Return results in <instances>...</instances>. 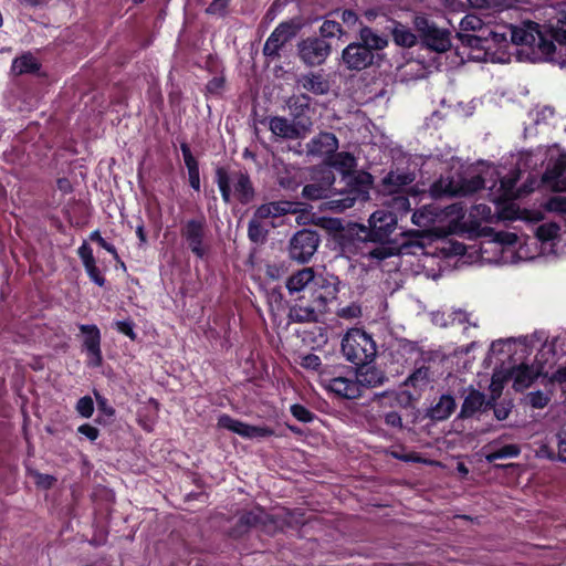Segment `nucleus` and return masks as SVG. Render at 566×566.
Returning a JSON list of instances; mask_svg holds the SVG:
<instances>
[{
  "mask_svg": "<svg viewBox=\"0 0 566 566\" xmlns=\"http://www.w3.org/2000/svg\"><path fill=\"white\" fill-rule=\"evenodd\" d=\"M374 61L375 54L359 42H352L342 51V62L348 71L366 70Z\"/></svg>",
  "mask_w": 566,
  "mask_h": 566,
  "instance_id": "obj_9",
  "label": "nucleus"
},
{
  "mask_svg": "<svg viewBox=\"0 0 566 566\" xmlns=\"http://www.w3.org/2000/svg\"><path fill=\"white\" fill-rule=\"evenodd\" d=\"M342 353L346 360L360 366L369 364L376 357L377 347L369 334L352 328L342 339Z\"/></svg>",
  "mask_w": 566,
  "mask_h": 566,
  "instance_id": "obj_2",
  "label": "nucleus"
},
{
  "mask_svg": "<svg viewBox=\"0 0 566 566\" xmlns=\"http://www.w3.org/2000/svg\"><path fill=\"white\" fill-rule=\"evenodd\" d=\"M394 42L402 48H412L417 43V36L412 31L400 22H394L391 29Z\"/></svg>",
  "mask_w": 566,
  "mask_h": 566,
  "instance_id": "obj_31",
  "label": "nucleus"
},
{
  "mask_svg": "<svg viewBox=\"0 0 566 566\" xmlns=\"http://www.w3.org/2000/svg\"><path fill=\"white\" fill-rule=\"evenodd\" d=\"M315 277V271L313 268H304L293 273L286 281V289L290 294L298 293L304 290L311 292L312 283Z\"/></svg>",
  "mask_w": 566,
  "mask_h": 566,
  "instance_id": "obj_24",
  "label": "nucleus"
},
{
  "mask_svg": "<svg viewBox=\"0 0 566 566\" xmlns=\"http://www.w3.org/2000/svg\"><path fill=\"white\" fill-rule=\"evenodd\" d=\"M318 243L319 238L315 231L303 229L296 232L290 241L291 259L300 263L307 262L316 252Z\"/></svg>",
  "mask_w": 566,
  "mask_h": 566,
  "instance_id": "obj_6",
  "label": "nucleus"
},
{
  "mask_svg": "<svg viewBox=\"0 0 566 566\" xmlns=\"http://www.w3.org/2000/svg\"><path fill=\"white\" fill-rule=\"evenodd\" d=\"M543 181L555 191H566V153L555 159L551 158Z\"/></svg>",
  "mask_w": 566,
  "mask_h": 566,
  "instance_id": "obj_13",
  "label": "nucleus"
},
{
  "mask_svg": "<svg viewBox=\"0 0 566 566\" xmlns=\"http://www.w3.org/2000/svg\"><path fill=\"white\" fill-rule=\"evenodd\" d=\"M486 462L492 463L500 459L516 458L521 453L517 444H506L499 449L494 448V443H489L483 448Z\"/></svg>",
  "mask_w": 566,
  "mask_h": 566,
  "instance_id": "obj_29",
  "label": "nucleus"
},
{
  "mask_svg": "<svg viewBox=\"0 0 566 566\" xmlns=\"http://www.w3.org/2000/svg\"><path fill=\"white\" fill-rule=\"evenodd\" d=\"M297 211L298 208L296 202L280 200L259 206L254 211V216L256 219L264 220L269 218L282 217L287 213H296Z\"/></svg>",
  "mask_w": 566,
  "mask_h": 566,
  "instance_id": "obj_18",
  "label": "nucleus"
},
{
  "mask_svg": "<svg viewBox=\"0 0 566 566\" xmlns=\"http://www.w3.org/2000/svg\"><path fill=\"white\" fill-rule=\"evenodd\" d=\"M91 240L96 241L103 249H105L107 252H109L115 259L118 258L117 251L115 247L108 242L105 241L104 238L99 234L98 231H94L91 234Z\"/></svg>",
  "mask_w": 566,
  "mask_h": 566,
  "instance_id": "obj_59",
  "label": "nucleus"
},
{
  "mask_svg": "<svg viewBox=\"0 0 566 566\" xmlns=\"http://www.w3.org/2000/svg\"><path fill=\"white\" fill-rule=\"evenodd\" d=\"M557 439V449H558V460L560 462L566 463V432H559L556 436Z\"/></svg>",
  "mask_w": 566,
  "mask_h": 566,
  "instance_id": "obj_62",
  "label": "nucleus"
},
{
  "mask_svg": "<svg viewBox=\"0 0 566 566\" xmlns=\"http://www.w3.org/2000/svg\"><path fill=\"white\" fill-rule=\"evenodd\" d=\"M94 396L98 406V409L104 412L108 417H113L115 413V410L113 407H111L107 402V399L101 396L97 391H94Z\"/></svg>",
  "mask_w": 566,
  "mask_h": 566,
  "instance_id": "obj_61",
  "label": "nucleus"
},
{
  "mask_svg": "<svg viewBox=\"0 0 566 566\" xmlns=\"http://www.w3.org/2000/svg\"><path fill=\"white\" fill-rule=\"evenodd\" d=\"M337 316L344 319L358 318L361 315V308L357 303H352L337 311Z\"/></svg>",
  "mask_w": 566,
  "mask_h": 566,
  "instance_id": "obj_47",
  "label": "nucleus"
},
{
  "mask_svg": "<svg viewBox=\"0 0 566 566\" xmlns=\"http://www.w3.org/2000/svg\"><path fill=\"white\" fill-rule=\"evenodd\" d=\"M339 280L331 273L315 272L312 283V301L317 311L323 312L327 304L336 300L338 294Z\"/></svg>",
  "mask_w": 566,
  "mask_h": 566,
  "instance_id": "obj_5",
  "label": "nucleus"
},
{
  "mask_svg": "<svg viewBox=\"0 0 566 566\" xmlns=\"http://www.w3.org/2000/svg\"><path fill=\"white\" fill-rule=\"evenodd\" d=\"M289 316L296 323L315 322L317 319L316 310L312 306H293Z\"/></svg>",
  "mask_w": 566,
  "mask_h": 566,
  "instance_id": "obj_35",
  "label": "nucleus"
},
{
  "mask_svg": "<svg viewBox=\"0 0 566 566\" xmlns=\"http://www.w3.org/2000/svg\"><path fill=\"white\" fill-rule=\"evenodd\" d=\"M326 388L339 397L356 399L361 396V390L356 378L335 377L326 380Z\"/></svg>",
  "mask_w": 566,
  "mask_h": 566,
  "instance_id": "obj_19",
  "label": "nucleus"
},
{
  "mask_svg": "<svg viewBox=\"0 0 566 566\" xmlns=\"http://www.w3.org/2000/svg\"><path fill=\"white\" fill-rule=\"evenodd\" d=\"M84 334V347L88 355V366L98 367L102 365L101 333L96 325H80Z\"/></svg>",
  "mask_w": 566,
  "mask_h": 566,
  "instance_id": "obj_14",
  "label": "nucleus"
},
{
  "mask_svg": "<svg viewBox=\"0 0 566 566\" xmlns=\"http://www.w3.org/2000/svg\"><path fill=\"white\" fill-rule=\"evenodd\" d=\"M286 106L293 119L305 120L304 115L310 111L311 97L306 94L293 95L287 99Z\"/></svg>",
  "mask_w": 566,
  "mask_h": 566,
  "instance_id": "obj_30",
  "label": "nucleus"
},
{
  "mask_svg": "<svg viewBox=\"0 0 566 566\" xmlns=\"http://www.w3.org/2000/svg\"><path fill=\"white\" fill-rule=\"evenodd\" d=\"M432 380V373L429 367L421 366L417 368L405 381V385H410L418 389H423Z\"/></svg>",
  "mask_w": 566,
  "mask_h": 566,
  "instance_id": "obj_33",
  "label": "nucleus"
},
{
  "mask_svg": "<svg viewBox=\"0 0 566 566\" xmlns=\"http://www.w3.org/2000/svg\"><path fill=\"white\" fill-rule=\"evenodd\" d=\"M361 367L356 371V380L359 384V388L369 389L379 387L387 380L386 374L375 366L360 365Z\"/></svg>",
  "mask_w": 566,
  "mask_h": 566,
  "instance_id": "obj_21",
  "label": "nucleus"
},
{
  "mask_svg": "<svg viewBox=\"0 0 566 566\" xmlns=\"http://www.w3.org/2000/svg\"><path fill=\"white\" fill-rule=\"evenodd\" d=\"M300 59L308 66L323 64L331 54L332 46L324 39L307 38L297 45Z\"/></svg>",
  "mask_w": 566,
  "mask_h": 566,
  "instance_id": "obj_8",
  "label": "nucleus"
},
{
  "mask_svg": "<svg viewBox=\"0 0 566 566\" xmlns=\"http://www.w3.org/2000/svg\"><path fill=\"white\" fill-rule=\"evenodd\" d=\"M181 235L186 240L189 249L198 258H202L206 253L203 239L206 235L205 219L188 220L181 229Z\"/></svg>",
  "mask_w": 566,
  "mask_h": 566,
  "instance_id": "obj_11",
  "label": "nucleus"
},
{
  "mask_svg": "<svg viewBox=\"0 0 566 566\" xmlns=\"http://www.w3.org/2000/svg\"><path fill=\"white\" fill-rule=\"evenodd\" d=\"M397 221V217L387 210L375 211L368 220L370 239L374 241H384L396 229Z\"/></svg>",
  "mask_w": 566,
  "mask_h": 566,
  "instance_id": "obj_12",
  "label": "nucleus"
},
{
  "mask_svg": "<svg viewBox=\"0 0 566 566\" xmlns=\"http://www.w3.org/2000/svg\"><path fill=\"white\" fill-rule=\"evenodd\" d=\"M446 214L453 217L454 220H461L464 218L465 211L461 203H453L446 208Z\"/></svg>",
  "mask_w": 566,
  "mask_h": 566,
  "instance_id": "obj_63",
  "label": "nucleus"
},
{
  "mask_svg": "<svg viewBox=\"0 0 566 566\" xmlns=\"http://www.w3.org/2000/svg\"><path fill=\"white\" fill-rule=\"evenodd\" d=\"M217 184L220 189L222 199L226 202H230L231 190H230V177L223 168L217 169Z\"/></svg>",
  "mask_w": 566,
  "mask_h": 566,
  "instance_id": "obj_41",
  "label": "nucleus"
},
{
  "mask_svg": "<svg viewBox=\"0 0 566 566\" xmlns=\"http://www.w3.org/2000/svg\"><path fill=\"white\" fill-rule=\"evenodd\" d=\"M339 198L332 199L327 202L331 209L342 212L354 206L356 197L352 192H342Z\"/></svg>",
  "mask_w": 566,
  "mask_h": 566,
  "instance_id": "obj_38",
  "label": "nucleus"
},
{
  "mask_svg": "<svg viewBox=\"0 0 566 566\" xmlns=\"http://www.w3.org/2000/svg\"><path fill=\"white\" fill-rule=\"evenodd\" d=\"M116 329L128 336L132 340L136 338V334L134 332V324L132 321H118L115 323Z\"/></svg>",
  "mask_w": 566,
  "mask_h": 566,
  "instance_id": "obj_58",
  "label": "nucleus"
},
{
  "mask_svg": "<svg viewBox=\"0 0 566 566\" xmlns=\"http://www.w3.org/2000/svg\"><path fill=\"white\" fill-rule=\"evenodd\" d=\"M331 165L338 169L342 174H349L356 166L355 157L346 151L338 153L334 156Z\"/></svg>",
  "mask_w": 566,
  "mask_h": 566,
  "instance_id": "obj_36",
  "label": "nucleus"
},
{
  "mask_svg": "<svg viewBox=\"0 0 566 566\" xmlns=\"http://www.w3.org/2000/svg\"><path fill=\"white\" fill-rule=\"evenodd\" d=\"M231 181L239 201L249 203L254 197V189L248 174L239 171L232 176Z\"/></svg>",
  "mask_w": 566,
  "mask_h": 566,
  "instance_id": "obj_26",
  "label": "nucleus"
},
{
  "mask_svg": "<svg viewBox=\"0 0 566 566\" xmlns=\"http://www.w3.org/2000/svg\"><path fill=\"white\" fill-rule=\"evenodd\" d=\"M485 403H491L490 401L486 402L485 395L479 390L471 389L462 402L459 417L463 419L470 418L480 411Z\"/></svg>",
  "mask_w": 566,
  "mask_h": 566,
  "instance_id": "obj_27",
  "label": "nucleus"
},
{
  "mask_svg": "<svg viewBox=\"0 0 566 566\" xmlns=\"http://www.w3.org/2000/svg\"><path fill=\"white\" fill-rule=\"evenodd\" d=\"M559 230L560 228L557 223H543L536 229V237L542 242L552 241L558 237Z\"/></svg>",
  "mask_w": 566,
  "mask_h": 566,
  "instance_id": "obj_39",
  "label": "nucleus"
},
{
  "mask_svg": "<svg viewBox=\"0 0 566 566\" xmlns=\"http://www.w3.org/2000/svg\"><path fill=\"white\" fill-rule=\"evenodd\" d=\"M391 196L392 197L386 201L387 207L390 209L387 211L394 213L397 218L399 216L402 217V216L407 214L411 209L410 201H409L408 197H406L405 195H400V193H396V195H391Z\"/></svg>",
  "mask_w": 566,
  "mask_h": 566,
  "instance_id": "obj_34",
  "label": "nucleus"
},
{
  "mask_svg": "<svg viewBox=\"0 0 566 566\" xmlns=\"http://www.w3.org/2000/svg\"><path fill=\"white\" fill-rule=\"evenodd\" d=\"M484 187L481 176L470 179L453 177H441L430 187V193L434 198L468 196Z\"/></svg>",
  "mask_w": 566,
  "mask_h": 566,
  "instance_id": "obj_4",
  "label": "nucleus"
},
{
  "mask_svg": "<svg viewBox=\"0 0 566 566\" xmlns=\"http://www.w3.org/2000/svg\"><path fill=\"white\" fill-rule=\"evenodd\" d=\"M470 216L485 222L491 221L493 217L491 208L484 203L473 206Z\"/></svg>",
  "mask_w": 566,
  "mask_h": 566,
  "instance_id": "obj_46",
  "label": "nucleus"
},
{
  "mask_svg": "<svg viewBox=\"0 0 566 566\" xmlns=\"http://www.w3.org/2000/svg\"><path fill=\"white\" fill-rule=\"evenodd\" d=\"M85 270L90 276V279L96 283L98 286H104L105 277L102 275L101 271L96 266V262L85 266Z\"/></svg>",
  "mask_w": 566,
  "mask_h": 566,
  "instance_id": "obj_56",
  "label": "nucleus"
},
{
  "mask_svg": "<svg viewBox=\"0 0 566 566\" xmlns=\"http://www.w3.org/2000/svg\"><path fill=\"white\" fill-rule=\"evenodd\" d=\"M360 44H364L370 52L381 51L388 46V39L386 35L377 33L370 27L364 25L359 30V41Z\"/></svg>",
  "mask_w": 566,
  "mask_h": 566,
  "instance_id": "obj_25",
  "label": "nucleus"
},
{
  "mask_svg": "<svg viewBox=\"0 0 566 566\" xmlns=\"http://www.w3.org/2000/svg\"><path fill=\"white\" fill-rule=\"evenodd\" d=\"M75 409L78 412V415H81L83 418L92 417L94 412L93 399L90 396H84L80 398Z\"/></svg>",
  "mask_w": 566,
  "mask_h": 566,
  "instance_id": "obj_45",
  "label": "nucleus"
},
{
  "mask_svg": "<svg viewBox=\"0 0 566 566\" xmlns=\"http://www.w3.org/2000/svg\"><path fill=\"white\" fill-rule=\"evenodd\" d=\"M291 412L298 421L311 422L314 419V413L302 405H293Z\"/></svg>",
  "mask_w": 566,
  "mask_h": 566,
  "instance_id": "obj_50",
  "label": "nucleus"
},
{
  "mask_svg": "<svg viewBox=\"0 0 566 566\" xmlns=\"http://www.w3.org/2000/svg\"><path fill=\"white\" fill-rule=\"evenodd\" d=\"M295 35V29L292 23L282 22L270 34L263 46V53L266 56L279 55L280 49Z\"/></svg>",
  "mask_w": 566,
  "mask_h": 566,
  "instance_id": "obj_15",
  "label": "nucleus"
},
{
  "mask_svg": "<svg viewBox=\"0 0 566 566\" xmlns=\"http://www.w3.org/2000/svg\"><path fill=\"white\" fill-rule=\"evenodd\" d=\"M543 374V367L539 365H525L522 364L512 370L513 387L515 390L521 391L530 387L534 380Z\"/></svg>",
  "mask_w": 566,
  "mask_h": 566,
  "instance_id": "obj_20",
  "label": "nucleus"
},
{
  "mask_svg": "<svg viewBox=\"0 0 566 566\" xmlns=\"http://www.w3.org/2000/svg\"><path fill=\"white\" fill-rule=\"evenodd\" d=\"M180 149H181L184 161H185V165H186L188 171L192 170V169H199L198 163H197L196 158L193 157V155L190 150V147L186 143H182L180 146Z\"/></svg>",
  "mask_w": 566,
  "mask_h": 566,
  "instance_id": "obj_54",
  "label": "nucleus"
},
{
  "mask_svg": "<svg viewBox=\"0 0 566 566\" xmlns=\"http://www.w3.org/2000/svg\"><path fill=\"white\" fill-rule=\"evenodd\" d=\"M338 149V139L333 133H319L306 145V151L312 156H329Z\"/></svg>",
  "mask_w": 566,
  "mask_h": 566,
  "instance_id": "obj_17",
  "label": "nucleus"
},
{
  "mask_svg": "<svg viewBox=\"0 0 566 566\" xmlns=\"http://www.w3.org/2000/svg\"><path fill=\"white\" fill-rule=\"evenodd\" d=\"M434 212L431 210L430 207H423L412 213L411 220L412 223L421 227L427 228L433 222Z\"/></svg>",
  "mask_w": 566,
  "mask_h": 566,
  "instance_id": "obj_40",
  "label": "nucleus"
},
{
  "mask_svg": "<svg viewBox=\"0 0 566 566\" xmlns=\"http://www.w3.org/2000/svg\"><path fill=\"white\" fill-rule=\"evenodd\" d=\"M298 84L315 95H325L329 92V82L318 73H308L298 78Z\"/></svg>",
  "mask_w": 566,
  "mask_h": 566,
  "instance_id": "obj_28",
  "label": "nucleus"
},
{
  "mask_svg": "<svg viewBox=\"0 0 566 566\" xmlns=\"http://www.w3.org/2000/svg\"><path fill=\"white\" fill-rule=\"evenodd\" d=\"M545 207L548 211L566 213V197H553L546 202Z\"/></svg>",
  "mask_w": 566,
  "mask_h": 566,
  "instance_id": "obj_52",
  "label": "nucleus"
},
{
  "mask_svg": "<svg viewBox=\"0 0 566 566\" xmlns=\"http://www.w3.org/2000/svg\"><path fill=\"white\" fill-rule=\"evenodd\" d=\"M416 179L412 171L408 169L390 170L381 180L382 191L388 195L399 193L405 187L411 185Z\"/></svg>",
  "mask_w": 566,
  "mask_h": 566,
  "instance_id": "obj_16",
  "label": "nucleus"
},
{
  "mask_svg": "<svg viewBox=\"0 0 566 566\" xmlns=\"http://www.w3.org/2000/svg\"><path fill=\"white\" fill-rule=\"evenodd\" d=\"M230 0H212V2L206 9L208 14L223 15L229 6Z\"/></svg>",
  "mask_w": 566,
  "mask_h": 566,
  "instance_id": "obj_53",
  "label": "nucleus"
},
{
  "mask_svg": "<svg viewBox=\"0 0 566 566\" xmlns=\"http://www.w3.org/2000/svg\"><path fill=\"white\" fill-rule=\"evenodd\" d=\"M385 423L392 428H402V419L401 416L396 411H390L385 415Z\"/></svg>",
  "mask_w": 566,
  "mask_h": 566,
  "instance_id": "obj_64",
  "label": "nucleus"
},
{
  "mask_svg": "<svg viewBox=\"0 0 566 566\" xmlns=\"http://www.w3.org/2000/svg\"><path fill=\"white\" fill-rule=\"evenodd\" d=\"M312 128L311 119L295 120L283 116H273L269 119V129L271 133L283 139L304 138Z\"/></svg>",
  "mask_w": 566,
  "mask_h": 566,
  "instance_id": "obj_7",
  "label": "nucleus"
},
{
  "mask_svg": "<svg viewBox=\"0 0 566 566\" xmlns=\"http://www.w3.org/2000/svg\"><path fill=\"white\" fill-rule=\"evenodd\" d=\"M494 241L502 245H514L517 242V235L513 232L500 231L495 233Z\"/></svg>",
  "mask_w": 566,
  "mask_h": 566,
  "instance_id": "obj_55",
  "label": "nucleus"
},
{
  "mask_svg": "<svg viewBox=\"0 0 566 566\" xmlns=\"http://www.w3.org/2000/svg\"><path fill=\"white\" fill-rule=\"evenodd\" d=\"M268 235V229L261 223V219L253 218L249 221L248 237L254 243H263Z\"/></svg>",
  "mask_w": 566,
  "mask_h": 566,
  "instance_id": "obj_37",
  "label": "nucleus"
},
{
  "mask_svg": "<svg viewBox=\"0 0 566 566\" xmlns=\"http://www.w3.org/2000/svg\"><path fill=\"white\" fill-rule=\"evenodd\" d=\"M396 253H397V249L396 248L387 247V245H380V247H377V248L373 249L371 251H369L368 255L371 259L381 261V260H385V259H387L389 256L395 255Z\"/></svg>",
  "mask_w": 566,
  "mask_h": 566,
  "instance_id": "obj_49",
  "label": "nucleus"
},
{
  "mask_svg": "<svg viewBox=\"0 0 566 566\" xmlns=\"http://www.w3.org/2000/svg\"><path fill=\"white\" fill-rule=\"evenodd\" d=\"M319 33L322 38H334L342 36L344 34V30L337 21L325 20L319 28Z\"/></svg>",
  "mask_w": 566,
  "mask_h": 566,
  "instance_id": "obj_42",
  "label": "nucleus"
},
{
  "mask_svg": "<svg viewBox=\"0 0 566 566\" xmlns=\"http://www.w3.org/2000/svg\"><path fill=\"white\" fill-rule=\"evenodd\" d=\"M460 27L463 31H475L482 28V20L473 14L462 18Z\"/></svg>",
  "mask_w": 566,
  "mask_h": 566,
  "instance_id": "obj_51",
  "label": "nucleus"
},
{
  "mask_svg": "<svg viewBox=\"0 0 566 566\" xmlns=\"http://www.w3.org/2000/svg\"><path fill=\"white\" fill-rule=\"evenodd\" d=\"M335 181L332 171L324 172L319 182L306 185L303 188L302 195L308 200H318L329 197L331 188Z\"/></svg>",
  "mask_w": 566,
  "mask_h": 566,
  "instance_id": "obj_23",
  "label": "nucleus"
},
{
  "mask_svg": "<svg viewBox=\"0 0 566 566\" xmlns=\"http://www.w3.org/2000/svg\"><path fill=\"white\" fill-rule=\"evenodd\" d=\"M322 361L317 355L308 354L302 357L301 366L306 369L316 370L321 366Z\"/></svg>",
  "mask_w": 566,
  "mask_h": 566,
  "instance_id": "obj_60",
  "label": "nucleus"
},
{
  "mask_svg": "<svg viewBox=\"0 0 566 566\" xmlns=\"http://www.w3.org/2000/svg\"><path fill=\"white\" fill-rule=\"evenodd\" d=\"M11 70L17 75L34 73L39 70V64L36 59L32 54L28 53L14 59Z\"/></svg>",
  "mask_w": 566,
  "mask_h": 566,
  "instance_id": "obj_32",
  "label": "nucleus"
},
{
  "mask_svg": "<svg viewBox=\"0 0 566 566\" xmlns=\"http://www.w3.org/2000/svg\"><path fill=\"white\" fill-rule=\"evenodd\" d=\"M218 426L247 439L266 438L274 434V431L269 427L251 426L228 415L219 417Z\"/></svg>",
  "mask_w": 566,
  "mask_h": 566,
  "instance_id": "obj_10",
  "label": "nucleus"
},
{
  "mask_svg": "<svg viewBox=\"0 0 566 566\" xmlns=\"http://www.w3.org/2000/svg\"><path fill=\"white\" fill-rule=\"evenodd\" d=\"M511 40L521 45V53L532 62H554L566 65V4L559 9L556 21L541 25L525 21L510 28Z\"/></svg>",
  "mask_w": 566,
  "mask_h": 566,
  "instance_id": "obj_1",
  "label": "nucleus"
},
{
  "mask_svg": "<svg viewBox=\"0 0 566 566\" xmlns=\"http://www.w3.org/2000/svg\"><path fill=\"white\" fill-rule=\"evenodd\" d=\"M30 475L34 479V483L42 489H50L55 483L56 479L50 474H43L38 471H30Z\"/></svg>",
  "mask_w": 566,
  "mask_h": 566,
  "instance_id": "obj_48",
  "label": "nucleus"
},
{
  "mask_svg": "<svg viewBox=\"0 0 566 566\" xmlns=\"http://www.w3.org/2000/svg\"><path fill=\"white\" fill-rule=\"evenodd\" d=\"M413 25L419 33L422 44L431 51L444 53L451 48V33L439 28L424 15H417Z\"/></svg>",
  "mask_w": 566,
  "mask_h": 566,
  "instance_id": "obj_3",
  "label": "nucleus"
},
{
  "mask_svg": "<svg viewBox=\"0 0 566 566\" xmlns=\"http://www.w3.org/2000/svg\"><path fill=\"white\" fill-rule=\"evenodd\" d=\"M528 403L536 409L546 407L549 402V396L543 391H532L526 396Z\"/></svg>",
  "mask_w": 566,
  "mask_h": 566,
  "instance_id": "obj_44",
  "label": "nucleus"
},
{
  "mask_svg": "<svg viewBox=\"0 0 566 566\" xmlns=\"http://www.w3.org/2000/svg\"><path fill=\"white\" fill-rule=\"evenodd\" d=\"M78 255L84 264V268L96 262L95 261V258L93 255V251L91 249L90 245H87L86 243H83L80 248H78Z\"/></svg>",
  "mask_w": 566,
  "mask_h": 566,
  "instance_id": "obj_57",
  "label": "nucleus"
},
{
  "mask_svg": "<svg viewBox=\"0 0 566 566\" xmlns=\"http://www.w3.org/2000/svg\"><path fill=\"white\" fill-rule=\"evenodd\" d=\"M265 517H266V514L264 513L263 510L255 509V510H252V511L247 512L245 514H243L241 516V518H240V522L242 524H245V525H249V526H254V525H258L260 523H263Z\"/></svg>",
  "mask_w": 566,
  "mask_h": 566,
  "instance_id": "obj_43",
  "label": "nucleus"
},
{
  "mask_svg": "<svg viewBox=\"0 0 566 566\" xmlns=\"http://www.w3.org/2000/svg\"><path fill=\"white\" fill-rule=\"evenodd\" d=\"M457 401L452 395L444 394L426 411V417L432 421L447 420L455 410Z\"/></svg>",
  "mask_w": 566,
  "mask_h": 566,
  "instance_id": "obj_22",
  "label": "nucleus"
}]
</instances>
